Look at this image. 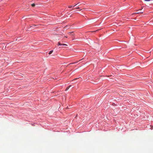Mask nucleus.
<instances>
[{
    "label": "nucleus",
    "instance_id": "1",
    "mask_svg": "<svg viewBox=\"0 0 153 153\" xmlns=\"http://www.w3.org/2000/svg\"><path fill=\"white\" fill-rule=\"evenodd\" d=\"M57 45H65L67 46V45L65 44H61L60 42H58V43Z\"/></svg>",
    "mask_w": 153,
    "mask_h": 153
},
{
    "label": "nucleus",
    "instance_id": "2",
    "mask_svg": "<svg viewBox=\"0 0 153 153\" xmlns=\"http://www.w3.org/2000/svg\"><path fill=\"white\" fill-rule=\"evenodd\" d=\"M71 85H70L68 87H67L66 88V89L65 90H66V91L67 90H68V89H69V88L71 87Z\"/></svg>",
    "mask_w": 153,
    "mask_h": 153
},
{
    "label": "nucleus",
    "instance_id": "3",
    "mask_svg": "<svg viewBox=\"0 0 153 153\" xmlns=\"http://www.w3.org/2000/svg\"><path fill=\"white\" fill-rule=\"evenodd\" d=\"M139 13H140V12H137V13H133L132 14V15H134L135 14H139Z\"/></svg>",
    "mask_w": 153,
    "mask_h": 153
},
{
    "label": "nucleus",
    "instance_id": "4",
    "mask_svg": "<svg viewBox=\"0 0 153 153\" xmlns=\"http://www.w3.org/2000/svg\"><path fill=\"white\" fill-rule=\"evenodd\" d=\"M53 50H51V51L50 52H49V54H51L52 52H53Z\"/></svg>",
    "mask_w": 153,
    "mask_h": 153
},
{
    "label": "nucleus",
    "instance_id": "5",
    "mask_svg": "<svg viewBox=\"0 0 153 153\" xmlns=\"http://www.w3.org/2000/svg\"><path fill=\"white\" fill-rule=\"evenodd\" d=\"M31 5L32 7H34L35 6V4H31Z\"/></svg>",
    "mask_w": 153,
    "mask_h": 153
},
{
    "label": "nucleus",
    "instance_id": "6",
    "mask_svg": "<svg viewBox=\"0 0 153 153\" xmlns=\"http://www.w3.org/2000/svg\"><path fill=\"white\" fill-rule=\"evenodd\" d=\"M80 4V3H79H79H78L77 4H76V5H78V6H79ZM75 6V5H74V7Z\"/></svg>",
    "mask_w": 153,
    "mask_h": 153
},
{
    "label": "nucleus",
    "instance_id": "7",
    "mask_svg": "<svg viewBox=\"0 0 153 153\" xmlns=\"http://www.w3.org/2000/svg\"><path fill=\"white\" fill-rule=\"evenodd\" d=\"M73 32H69L68 33V34H69V35H71V33H73Z\"/></svg>",
    "mask_w": 153,
    "mask_h": 153
},
{
    "label": "nucleus",
    "instance_id": "8",
    "mask_svg": "<svg viewBox=\"0 0 153 153\" xmlns=\"http://www.w3.org/2000/svg\"><path fill=\"white\" fill-rule=\"evenodd\" d=\"M72 7V6H68V7H69V8H71Z\"/></svg>",
    "mask_w": 153,
    "mask_h": 153
},
{
    "label": "nucleus",
    "instance_id": "9",
    "mask_svg": "<svg viewBox=\"0 0 153 153\" xmlns=\"http://www.w3.org/2000/svg\"><path fill=\"white\" fill-rule=\"evenodd\" d=\"M75 63L74 62H73V63H71V64H74V63Z\"/></svg>",
    "mask_w": 153,
    "mask_h": 153
},
{
    "label": "nucleus",
    "instance_id": "10",
    "mask_svg": "<svg viewBox=\"0 0 153 153\" xmlns=\"http://www.w3.org/2000/svg\"><path fill=\"white\" fill-rule=\"evenodd\" d=\"M143 12H142V11H141V12H140V13H143Z\"/></svg>",
    "mask_w": 153,
    "mask_h": 153
},
{
    "label": "nucleus",
    "instance_id": "11",
    "mask_svg": "<svg viewBox=\"0 0 153 153\" xmlns=\"http://www.w3.org/2000/svg\"><path fill=\"white\" fill-rule=\"evenodd\" d=\"M79 7H78L76 9H79Z\"/></svg>",
    "mask_w": 153,
    "mask_h": 153
},
{
    "label": "nucleus",
    "instance_id": "12",
    "mask_svg": "<svg viewBox=\"0 0 153 153\" xmlns=\"http://www.w3.org/2000/svg\"><path fill=\"white\" fill-rule=\"evenodd\" d=\"M74 35V33H73L72 34H71L72 35Z\"/></svg>",
    "mask_w": 153,
    "mask_h": 153
},
{
    "label": "nucleus",
    "instance_id": "13",
    "mask_svg": "<svg viewBox=\"0 0 153 153\" xmlns=\"http://www.w3.org/2000/svg\"><path fill=\"white\" fill-rule=\"evenodd\" d=\"M65 37L66 38H67L68 37L67 36H65Z\"/></svg>",
    "mask_w": 153,
    "mask_h": 153
},
{
    "label": "nucleus",
    "instance_id": "14",
    "mask_svg": "<svg viewBox=\"0 0 153 153\" xmlns=\"http://www.w3.org/2000/svg\"><path fill=\"white\" fill-rule=\"evenodd\" d=\"M34 26H36V25H34Z\"/></svg>",
    "mask_w": 153,
    "mask_h": 153
}]
</instances>
